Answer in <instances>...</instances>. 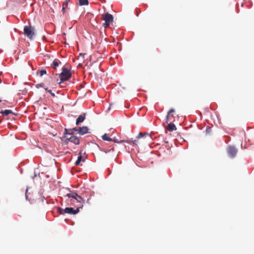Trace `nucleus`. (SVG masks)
<instances>
[{
    "label": "nucleus",
    "instance_id": "obj_1",
    "mask_svg": "<svg viewBox=\"0 0 254 254\" xmlns=\"http://www.w3.org/2000/svg\"><path fill=\"white\" fill-rule=\"evenodd\" d=\"M71 77V71L65 67H63L60 74H56L53 77H49L47 80L48 85L50 86L61 84Z\"/></svg>",
    "mask_w": 254,
    "mask_h": 254
},
{
    "label": "nucleus",
    "instance_id": "obj_2",
    "mask_svg": "<svg viewBox=\"0 0 254 254\" xmlns=\"http://www.w3.org/2000/svg\"><path fill=\"white\" fill-rule=\"evenodd\" d=\"M65 196L68 197L67 200L68 203L70 202V205H75L76 203L78 202L83 203L84 202V200L74 191H71L67 193Z\"/></svg>",
    "mask_w": 254,
    "mask_h": 254
},
{
    "label": "nucleus",
    "instance_id": "obj_3",
    "mask_svg": "<svg viewBox=\"0 0 254 254\" xmlns=\"http://www.w3.org/2000/svg\"><path fill=\"white\" fill-rule=\"evenodd\" d=\"M82 206L83 205H82L81 206H78L76 209H74L72 207H66L65 209L59 207L58 209V211L61 214H64V213L76 214L79 211V208H81Z\"/></svg>",
    "mask_w": 254,
    "mask_h": 254
},
{
    "label": "nucleus",
    "instance_id": "obj_4",
    "mask_svg": "<svg viewBox=\"0 0 254 254\" xmlns=\"http://www.w3.org/2000/svg\"><path fill=\"white\" fill-rule=\"evenodd\" d=\"M24 34L30 39H32L35 35L34 28L31 25L25 26L24 27Z\"/></svg>",
    "mask_w": 254,
    "mask_h": 254
},
{
    "label": "nucleus",
    "instance_id": "obj_5",
    "mask_svg": "<svg viewBox=\"0 0 254 254\" xmlns=\"http://www.w3.org/2000/svg\"><path fill=\"white\" fill-rule=\"evenodd\" d=\"M103 19L105 21V23L103 24V26L105 28L108 27L110 23L113 21L114 17L113 15L108 13L103 14Z\"/></svg>",
    "mask_w": 254,
    "mask_h": 254
},
{
    "label": "nucleus",
    "instance_id": "obj_6",
    "mask_svg": "<svg viewBox=\"0 0 254 254\" xmlns=\"http://www.w3.org/2000/svg\"><path fill=\"white\" fill-rule=\"evenodd\" d=\"M175 111L173 108L171 109L167 113L166 117V123L167 124L169 123L173 122L175 121L174 117L172 113H175Z\"/></svg>",
    "mask_w": 254,
    "mask_h": 254
},
{
    "label": "nucleus",
    "instance_id": "obj_7",
    "mask_svg": "<svg viewBox=\"0 0 254 254\" xmlns=\"http://www.w3.org/2000/svg\"><path fill=\"white\" fill-rule=\"evenodd\" d=\"M227 151L229 156L232 158L234 157L237 153V149L232 146H228L227 148Z\"/></svg>",
    "mask_w": 254,
    "mask_h": 254
},
{
    "label": "nucleus",
    "instance_id": "obj_8",
    "mask_svg": "<svg viewBox=\"0 0 254 254\" xmlns=\"http://www.w3.org/2000/svg\"><path fill=\"white\" fill-rule=\"evenodd\" d=\"M137 138L138 139L143 138V139L148 142H150L152 140L151 136L148 134V133H143L142 132L139 133L138 134Z\"/></svg>",
    "mask_w": 254,
    "mask_h": 254
},
{
    "label": "nucleus",
    "instance_id": "obj_9",
    "mask_svg": "<svg viewBox=\"0 0 254 254\" xmlns=\"http://www.w3.org/2000/svg\"><path fill=\"white\" fill-rule=\"evenodd\" d=\"M68 129H64V135L61 137V139L64 142L67 143L69 142V136L71 134V132H68Z\"/></svg>",
    "mask_w": 254,
    "mask_h": 254
},
{
    "label": "nucleus",
    "instance_id": "obj_10",
    "mask_svg": "<svg viewBox=\"0 0 254 254\" xmlns=\"http://www.w3.org/2000/svg\"><path fill=\"white\" fill-rule=\"evenodd\" d=\"M112 141H114L115 142L118 143H123V142H126V143L130 144L131 143H132L134 145L136 144L137 142L136 140H133L132 139H131L130 140H121L120 141H118L116 138H114L113 139H112Z\"/></svg>",
    "mask_w": 254,
    "mask_h": 254
},
{
    "label": "nucleus",
    "instance_id": "obj_11",
    "mask_svg": "<svg viewBox=\"0 0 254 254\" xmlns=\"http://www.w3.org/2000/svg\"><path fill=\"white\" fill-rule=\"evenodd\" d=\"M69 141L72 142L76 145H78L80 142L79 138L76 136H70L69 138Z\"/></svg>",
    "mask_w": 254,
    "mask_h": 254
},
{
    "label": "nucleus",
    "instance_id": "obj_12",
    "mask_svg": "<svg viewBox=\"0 0 254 254\" xmlns=\"http://www.w3.org/2000/svg\"><path fill=\"white\" fill-rule=\"evenodd\" d=\"M88 130H89V129H88L87 127L84 126V127H80L78 129V133L80 135H83V134H84L85 133H88Z\"/></svg>",
    "mask_w": 254,
    "mask_h": 254
},
{
    "label": "nucleus",
    "instance_id": "obj_13",
    "mask_svg": "<svg viewBox=\"0 0 254 254\" xmlns=\"http://www.w3.org/2000/svg\"><path fill=\"white\" fill-rule=\"evenodd\" d=\"M85 114L84 113L83 114H81L78 117V118L76 119V125H79L80 123H82L85 119Z\"/></svg>",
    "mask_w": 254,
    "mask_h": 254
},
{
    "label": "nucleus",
    "instance_id": "obj_14",
    "mask_svg": "<svg viewBox=\"0 0 254 254\" xmlns=\"http://www.w3.org/2000/svg\"><path fill=\"white\" fill-rule=\"evenodd\" d=\"M168 125L167 126V129L170 131H172L173 130H176L177 129V127L173 123V122L168 123Z\"/></svg>",
    "mask_w": 254,
    "mask_h": 254
},
{
    "label": "nucleus",
    "instance_id": "obj_15",
    "mask_svg": "<svg viewBox=\"0 0 254 254\" xmlns=\"http://www.w3.org/2000/svg\"><path fill=\"white\" fill-rule=\"evenodd\" d=\"M61 64V62L58 59H55L53 62L52 64L51 65L52 67H53L54 69H56L57 67L59 66V64Z\"/></svg>",
    "mask_w": 254,
    "mask_h": 254
},
{
    "label": "nucleus",
    "instance_id": "obj_16",
    "mask_svg": "<svg viewBox=\"0 0 254 254\" xmlns=\"http://www.w3.org/2000/svg\"><path fill=\"white\" fill-rule=\"evenodd\" d=\"M0 113L3 116H6L10 114H12L13 113L11 110H5L4 111H1L0 112Z\"/></svg>",
    "mask_w": 254,
    "mask_h": 254
},
{
    "label": "nucleus",
    "instance_id": "obj_17",
    "mask_svg": "<svg viewBox=\"0 0 254 254\" xmlns=\"http://www.w3.org/2000/svg\"><path fill=\"white\" fill-rule=\"evenodd\" d=\"M89 4V1L88 0H79V4L80 6L82 5H87Z\"/></svg>",
    "mask_w": 254,
    "mask_h": 254
},
{
    "label": "nucleus",
    "instance_id": "obj_18",
    "mask_svg": "<svg viewBox=\"0 0 254 254\" xmlns=\"http://www.w3.org/2000/svg\"><path fill=\"white\" fill-rule=\"evenodd\" d=\"M70 1V0H65V1L63 4V12H64L65 9L67 7L68 3Z\"/></svg>",
    "mask_w": 254,
    "mask_h": 254
},
{
    "label": "nucleus",
    "instance_id": "obj_19",
    "mask_svg": "<svg viewBox=\"0 0 254 254\" xmlns=\"http://www.w3.org/2000/svg\"><path fill=\"white\" fill-rule=\"evenodd\" d=\"M102 138L103 140L106 141H112V139L108 136V135L107 133L104 134L102 135Z\"/></svg>",
    "mask_w": 254,
    "mask_h": 254
},
{
    "label": "nucleus",
    "instance_id": "obj_20",
    "mask_svg": "<svg viewBox=\"0 0 254 254\" xmlns=\"http://www.w3.org/2000/svg\"><path fill=\"white\" fill-rule=\"evenodd\" d=\"M81 160H82V156H81V153H80L78 157L77 160L75 162V165L76 166L79 165Z\"/></svg>",
    "mask_w": 254,
    "mask_h": 254
},
{
    "label": "nucleus",
    "instance_id": "obj_21",
    "mask_svg": "<svg viewBox=\"0 0 254 254\" xmlns=\"http://www.w3.org/2000/svg\"><path fill=\"white\" fill-rule=\"evenodd\" d=\"M38 72H39V73H40V76H43V75L46 74L47 73V71H46V70H42L39 71H38L37 72V73H38Z\"/></svg>",
    "mask_w": 254,
    "mask_h": 254
},
{
    "label": "nucleus",
    "instance_id": "obj_22",
    "mask_svg": "<svg viewBox=\"0 0 254 254\" xmlns=\"http://www.w3.org/2000/svg\"><path fill=\"white\" fill-rule=\"evenodd\" d=\"M36 87L37 88H39V87H43V88H45V84L44 83H40V84H38L36 85Z\"/></svg>",
    "mask_w": 254,
    "mask_h": 254
},
{
    "label": "nucleus",
    "instance_id": "obj_23",
    "mask_svg": "<svg viewBox=\"0 0 254 254\" xmlns=\"http://www.w3.org/2000/svg\"><path fill=\"white\" fill-rule=\"evenodd\" d=\"M45 89L48 91V92L50 93L52 96L55 97V95L54 93L52 92V90H48V88H45Z\"/></svg>",
    "mask_w": 254,
    "mask_h": 254
},
{
    "label": "nucleus",
    "instance_id": "obj_24",
    "mask_svg": "<svg viewBox=\"0 0 254 254\" xmlns=\"http://www.w3.org/2000/svg\"><path fill=\"white\" fill-rule=\"evenodd\" d=\"M114 147H113L112 149H111L110 150H105L103 149L102 151H103L104 152L107 153H108L111 151H114Z\"/></svg>",
    "mask_w": 254,
    "mask_h": 254
},
{
    "label": "nucleus",
    "instance_id": "obj_25",
    "mask_svg": "<svg viewBox=\"0 0 254 254\" xmlns=\"http://www.w3.org/2000/svg\"><path fill=\"white\" fill-rule=\"evenodd\" d=\"M68 129L69 130H71V131H72V130L77 131V129L76 128H72V129Z\"/></svg>",
    "mask_w": 254,
    "mask_h": 254
},
{
    "label": "nucleus",
    "instance_id": "obj_26",
    "mask_svg": "<svg viewBox=\"0 0 254 254\" xmlns=\"http://www.w3.org/2000/svg\"><path fill=\"white\" fill-rule=\"evenodd\" d=\"M71 130H68V132H70Z\"/></svg>",
    "mask_w": 254,
    "mask_h": 254
},
{
    "label": "nucleus",
    "instance_id": "obj_27",
    "mask_svg": "<svg viewBox=\"0 0 254 254\" xmlns=\"http://www.w3.org/2000/svg\"><path fill=\"white\" fill-rule=\"evenodd\" d=\"M1 101V100H0V102Z\"/></svg>",
    "mask_w": 254,
    "mask_h": 254
}]
</instances>
